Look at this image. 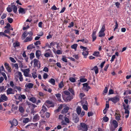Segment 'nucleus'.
I'll list each match as a JSON object with an SVG mask.
<instances>
[{
	"label": "nucleus",
	"mask_w": 131,
	"mask_h": 131,
	"mask_svg": "<svg viewBox=\"0 0 131 131\" xmlns=\"http://www.w3.org/2000/svg\"><path fill=\"white\" fill-rule=\"evenodd\" d=\"M7 16V15L5 13H3V14L2 15L1 17V18L2 19H4Z\"/></svg>",
	"instance_id": "54"
},
{
	"label": "nucleus",
	"mask_w": 131,
	"mask_h": 131,
	"mask_svg": "<svg viewBox=\"0 0 131 131\" xmlns=\"http://www.w3.org/2000/svg\"><path fill=\"white\" fill-rule=\"evenodd\" d=\"M7 20L8 22L10 23H12L13 21V19L11 18L8 17L7 18Z\"/></svg>",
	"instance_id": "47"
},
{
	"label": "nucleus",
	"mask_w": 131,
	"mask_h": 131,
	"mask_svg": "<svg viewBox=\"0 0 131 131\" xmlns=\"http://www.w3.org/2000/svg\"><path fill=\"white\" fill-rule=\"evenodd\" d=\"M1 71H3L4 72H5V70L4 69V67L3 66H1L0 68V73H1Z\"/></svg>",
	"instance_id": "51"
},
{
	"label": "nucleus",
	"mask_w": 131,
	"mask_h": 131,
	"mask_svg": "<svg viewBox=\"0 0 131 131\" xmlns=\"http://www.w3.org/2000/svg\"><path fill=\"white\" fill-rule=\"evenodd\" d=\"M20 45L19 43L18 42H16L13 44V46L14 48L18 47Z\"/></svg>",
	"instance_id": "27"
},
{
	"label": "nucleus",
	"mask_w": 131,
	"mask_h": 131,
	"mask_svg": "<svg viewBox=\"0 0 131 131\" xmlns=\"http://www.w3.org/2000/svg\"><path fill=\"white\" fill-rule=\"evenodd\" d=\"M80 48L81 49H83V50L85 51V50H86L87 48L86 47H84L83 46H80Z\"/></svg>",
	"instance_id": "63"
},
{
	"label": "nucleus",
	"mask_w": 131,
	"mask_h": 131,
	"mask_svg": "<svg viewBox=\"0 0 131 131\" xmlns=\"http://www.w3.org/2000/svg\"><path fill=\"white\" fill-rule=\"evenodd\" d=\"M55 96L57 98L58 100L59 101H61V99H60V97L61 96V94L59 93H57L56 94H55Z\"/></svg>",
	"instance_id": "20"
},
{
	"label": "nucleus",
	"mask_w": 131,
	"mask_h": 131,
	"mask_svg": "<svg viewBox=\"0 0 131 131\" xmlns=\"http://www.w3.org/2000/svg\"><path fill=\"white\" fill-rule=\"evenodd\" d=\"M48 76V75L47 73H44L43 76V78L44 79H46L47 78Z\"/></svg>",
	"instance_id": "55"
},
{
	"label": "nucleus",
	"mask_w": 131,
	"mask_h": 131,
	"mask_svg": "<svg viewBox=\"0 0 131 131\" xmlns=\"http://www.w3.org/2000/svg\"><path fill=\"white\" fill-rule=\"evenodd\" d=\"M88 54V52L87 51H84L82 53V54L84 56V58H86V56Z\"/></svg>",
	"instance_id": "25"
},
{
	"label": "nucleus",
	"mask_w": 131,
	"mask_h": 131,
	"mask_svg": "<svg viewBox=\"0 0 131 131\" xmlns=\"http://www.w3.org/2000/svg\"><path fill=\"white\" fill-rule=\"evenodd\" d=\"M29 35V36L26 38V39L24 41V42H27L31 41L32 39V37L33 34L31 31H29L28 32Z\"/></svg>",
	"instance_id": "2"
},
{
	"label": "nucleus",
	"mask_w": 131,
	"mask_h": 131,
	"mask_svg": "<svg viewBox=\"0 0 131 131\" xmlns=\"http://www.w3.org/2000/svg\"><path fill=\"white\" fill-rule=\"evenodd\" d=\"M35 57L34 54L31 53L30 54V58L31 60H32Z\"/></svg>",
	"instance_id": "46"
},
{
	"label": "nucleus",
	"mask_w": 131,
	"mask_h": 131,
	"mask_svg": "<svg viewBox=\"0 0 131 131\" xmlns=\"http://www.w3.org/2000/svg\"><path fill=\"white\" fill-rule=\"evenodd\" d=\"M9 59L13 63H15L16 62V60L15 59L12 57H10L9 58Z\"/></svg>",
	"instance_id": "50"
},
{
	"label": "nucleus",
	"mask_w": 131,
	"mask_h": 131,
	"mask_svg": "<svg viewBox=\"0 0 131 131\" xmlns=\"http://www.w3.org/2000/svg\"><path fill=\"white\" fill-rule=\"evenodd\" d=\"M49 82L53 85L55 84V80L53 78H51L50 80H49Z\"/></svg>",
	"instance_id": "21"
},
{
	"label": "nucleus",
	"mask_w": 131,
	"mask_h": 131,
	"mask_svg": "<svg viewBox=\"0 0 131 131\" xmlns=\"http://www.w3.org/2000/svg\"><path fill=\"white\" fill-rule=\"evenodd\" d=\"M113 124L114 125V127L115 128H116L118 126V123L116 120H113L112 122Z\"/></svg>",
	"instance_id": "24"
},
{
	"label": "nucleus",
	"mask_w": 131,
	"mask_h": 131,
	"mask_svg": "<svg viewBox=\"0 0 131 131\" xmlns=\"http://www.w3.org/2000/svg\"><path fill=\"white\" fill-rule=\"evenodd\" d=\"M76 111L77 114L79 115H80L81 112V107L78 106L77 108Z\"/></svg>",
	"instance_id": "22"
},
{
	"label": "nucleus",
	"mask_w": 131,
	"mask_h": 131,
	"mask_svg": "<svg viewBox=\"0 0 131 131\" xmlns=\"http://www.w3.org/2000/svg\"><path fill=\"white\" fill-rule=\"evenodd\" d=\"M34 43L36 46H37L38 45H40L41 44L40 42L39 41H36Z\"/></svg>",
	"instance_id": "62"
},
{
	"label": "nucleus",
	"mask_w": 131,
	"mask_h": 131,
	"mask_svg": "<svg viewBox=\"0 0 131 131\" xmlns=\"http://www.w3.org/2000/svg\"><path fill=\"white\" fill-rule=\"evenodd\" d=\"M32 76L34 79L37 77V74L36 72H33L32 73Z\"/></svg>",
	"instance_id": "39"
},
{
	"label": "nucleus",
	"mask_w": 131,
	"mask_h": 131,
	"mask_svg": "<svg viewBox=\"0 0 131 131\" xmlns=\"http://www.w3.org/2000/svg\"><path fill=\"white\" fill-rule=\"evenodd\" d=\"M10 25L9 23H8L6 25L5 27L4 28H5L7 29L10 27Z\"/></svg>",
	"instance_id": "64"
},
{
	"label": "nucleus",
	"mask_w": 131,
	"mask_h": 131,
	"mask_svg": "<svg viewBox=\"0 0 131 131\" xmlns=\"http://www.w3.org/2000/svg\"><path fill=\"white\" fill-rule=\"evenodd\" d=\"M7 99V97L5 94H1V97H0V102H2L3 101H6Z\"/></svg>",
	"instance_id": "8"
},
{
	"label": "nucleus",
	"mask_w": 131,
	"mask_h": 131,
	"mask_svg": "<svg viewBox=\"0 0 131 131\" xmlns=\"http://www.w3.org/2000/svg\"><path fill=\"white\" fill-rule=\"evenodd\" d=\"M14 93V92L13 91V89L11 88H8L7 90V95Z\"/></svg>",
	"instance_id": "11"
},
{
	"label": "nucleus",
	"mask_w": 131,
	"mask_h": 131,
	"mask_svg": "<svg viewBox=\"0 0 131 131\" xmlns=\"http://www.w3.org/2000/svg\"><path fill=\"white\" fill-rule=\"evenodd\" d=\"M82 105L83 109L86 111L87 110L88 108L87 106V105L86 104H82Z\"/></svg>",
	"instance_id": "44"
},
{
	"label": "nucleus",
	"mask_w": 131,
	"mask_h": 131,
	"mask_svg": "<svg viewBox=\"0 0 131 131\" xmlns=\"http://www.w3.org/2000/svg\"><path fill=\"white\" fill-rule=\"evenodd\" d=\"M62 104L60 105L58 107V108L54 111V112L57 113L59 112L62 109Z\"/></svg>",
	"instance_id": "18"
},
{
	"label": "nucleus",
	"mask_w": 131,
	"mask_h": 131,
	"mask_svg": "<svg viewBox=\"0 0 131 131\" xmlns=\"http://www.w3.org/2000/svg\"><path fill=\"white\" fill-rule=\"evenodd\" d=\"M79 81L80 82H84L86 81H87V79L85 78H82L80 79Z\"/></svg>",
	"instance_id": "45"
},
{
	"label": "nucleus",
	"mask_w": 131,
	"mask_h": 131,
	"mask_svg": "<svg viewBox=\"0 0 131 131\" xmlns=\"http://www.w3.org/2000/svg\"><path fill=\"white\" fill-rule=\"evenodd\" d=\"M65 121L67 123H69V119L66 117H64Z\"/></svg>",
	"instance_id": "52"
},
{
	"label": "nucleus",
	"mask_w": 131,
	"mask_h": 131,
	"mask_svg": "<svg viewBox=\"0 0 131 131\" xmlns=\"http://www.w3.org/2000/svg\"><path fill=\"white\" fill-rule=\"evenodd\" d=\"M12 7H13V11L15 13H16L17 10V7L15 5L12 6Z\"/></svg>",
	"instance_id": "28"
},
{
	"label": "nucleus",
	"mask_w": 131,
	"mask_h": 131,
	"mask_svg": "<svg viewBox=\"0 0 131 131\" xmlns=\"http://www.w3.org/2000/svg\"><path fill=\"white\" fill-rule=\"evenodd\" d=\"M74 26V23L73 22H71V23L68 26V27L69 28H71Z\"/></svg>",
	"instance_id": "57"
},
{
	"label": "nucleus",
	"mask_w": 131,
	"mask_h": 131,
	"mask_svg": "<svg viewBox=\"0 0 131 131\" xmlns=\"http://www.w3.org/2000/svg\"><path fill=\"white\" fill-rule=\"evenodd\" d=\"M29 119L28 118H25L23 120V122L24 123H26L29 121Z\"/></svg>",
	"instance_id": "42"
},
{
	"label": "nucleus",
	"mask_w": 131,
	"mask_h": 131,
	"mask_svg": "<svg viewBox=\"0 0 131 131\" xmlns=\"http://www.w3.org/2000/svg\"><path fill=\"white\" fill-rule=\"evenodd\" d=\"M77 45L76 44H74L71 46V47L72 48L74 49L75 50H76L77 48Z\"/></svg>",
	"instance_id": "32"
},
{
	"label": "nucleus",
	"mask_w": 131,
	"mask_h": 131,
	"mask_svg": "<svg viewBox=\"0 0 131 131\" xmlns=\"http://www.w3.org/2000/svg\"><path fill=\"white\" fill-rule=\"evenodd\" d=\"M99 36L100 37H102V36H105V34L104 33L101 32V31H100L99 32Z\"/></svg>",
	"instance_id": "40"
},
{
	"label": "nucleus",
	"mask_w": 131,
	"mask_h": 131,
	"mask_svg": "<svg viewBox=\"0 0 131 131\" xmlns=\"http://www.w3.org/2000/svg\"><path fill=\"white\" fill-rule=\"evenodd\" d=\"M108 100L109 101H112L114 103H116L119 101V99L117 96H116L110 98Z\"/></svg>",
	"instance_id": "4"
},
{
	"label": "nucleus",
	"mask_w": 131,
	"mask_h": 131,
	"mask_svg": "<svg viewBox=\"0 0 131 131\" xmlns=\"http://www.w3.org/2000/svg\"><path fill=\"white\" fill-rule=\"evenodd\" d=\"M63 99L66 101L69 102L73 99V97L70 95L63 97Z\"/></svg>",
	"instance_id": "7"
},
{
	"label": "nucleus",
	"mask_w": 131,
	"mask_h": 131,
	"mask_svg": "<svg viewBox=\"0 0 131 131\" xmlns=\"http://www.w3.org/2000/svg\"><path fill=\"white\" fill-rule=\"evenodd\" d=\"M69 80L72 82H74L75 81V80L74 78L73 77H70L69 79Z\"/></svg>",
	"instance_id": "43"
},
{
	"label": "nucleus",
	"mask_w": 131,
	"mask_h": 131,
	"mask_svg": "<svg viewBox=\"0 0 131 131\" xmlns=\"http://www.w3.org/2000/svg\"><path fill=\"white\" fill-rule=\"evenodd\" d=\"M94 69L95 73L96 74H97V73H98L99 72V70L97 67L96 66H95L94 67Z\"/></svg>",
	"instance_id": "29"
},
{
	"label": "nucleus",
	"mask_w": 131,
	"mask_h": 131,
	"mask_svg": "<svg viewBox=\"0 0 131 131\" xmlns=\"http://www.w3.org/2000/svg\"><path fill=\"white\" fill-rule=\"evenodd\" d=\"M7 10L8 12L10 13L12 11V8L10 7L9 6L7 8Z\"/></svg>",
	"instance_id": "41"
},
{
	"label": "nucleus",
	"mask_w": 131,
	"mask_h": 131,
	"mask_svg": "<svg viewBox=\"0 0 131 131\" xmlns=\"http://www.w3.org/2000/svg\"><path fill=\"white\" fill-rule=\"evenodd\" d=\"M103 119V120L105 122H107L109 120V118L107 117L106 116L104 117Z\"/></svg>",
	"instance_id": "38"
},
{
	"label": "nucleus",
	"mask_w": 131,
	"mask_h": 131,
	"mask_svg": "<svg viewBox=\"0 0 131 131\" xmlns=\"http://www.w3.org/2000/svg\"><path fill=\"white\" fill-rule=\"evenodd\" d=\"M62 60L63 61L66 62H68L67 59H66V57L63 56H62Z\"/></svg>",
	"instance_id": "53"
},
{
	"label": "nucleus",
	"mask_w": 131,
	"mask_h": 131,
	"mask_svg": "<svg viewBox=\"0 0 131 131\" xmlns=\"http://www.w3.org/2000/svg\"><path fill=\"white\" fill-rule=\"evenodd\" d=\"M9 122L11 125V126L10 127L11 128L13 127L14 126H16L18 124V122L17 120L15 119H14L12 121H9Z\"/></svg>",
	"instance_id": "3"
},
{
	"label": "nucleus",
	"mask_w": 131,
	"mask_h": 131,
	"mask_svg": "<svg viewBox=\"0 0 131 131\" xmlns=\"http://www.w3.org/2000/svg\"><path fill=\"white\" fill-rule=\"evenodd\" d=\"M72 119L75 123H77L79 121V118L76 114L73 115Z\"/></svg>",
	"instance_id": "6"
},
{
	"label": "nucleus",
	"mask_w": 131,
	"mask_h": 131,
	"mask_svg": "<svg viewBox=\"0 0 131 131\" xmlns=\"http://www.w3.org/2000/svg\"><path fill=\"white\" fill-rule=\"evenodd\" d=\"M68 90L73 95H75L74 90L72 88H69Z\"/></svg>",
	"instance_id": "30"
},
{
	"label": "nucleus",
	"mask_w": 131,
	"mask_h": 131,
	"mask_svg": "<svg viewBox=\"0 0 131 131\" xmlns=\"http://www.w3.org/2000/svg\"><path fill=\"white\" fill-rule=\"evenodd\" d=\"M124 109L125 110V114H129V111L128 110V109H126L125 108H124Z\"/></svg>",
	"instance_id": "58"
},
{
	"label": "nucleus",
	"mask_w": 131,
	"mask_h": 131,
	"mask_svg": "<svg viewBox=\"0 0 131 131\" xmlns=\"http://www.w3.org/2000/svg\"><path fill=\"white\" fill-rule=\"evenodd\" d=\"M69 110V108L68 107H65L62 110L61 113L62 114H65L67 113Z\"/></svg>",
	"instance_id": "15"
},
{
	"label": "nucleus",
	"mask_w": 131,
	"mask_h": 131,
	"mask_svg": "<svg viewBox=\"0 0 131 131\" xmlns=\"http://www.w3.org/2000/svg\"><path fill=\"white\" fill-rule=\"evenodd\" d=\"M37 123H36L35 124L31 123L26 126L25 127L26 128H27L29 126H30L31 125H32L33 126H34V127L37 126Z\"/></svg>",
	"instance_id": "19"
},
{
	"label": "nucleus",
	"mask_w": 131,
	"mask_h": 131,
	"mask_svg": "<svg viewBox=\"0 0 131 131\" xmlns=\"http://www.w3.org/2000/svg\"><path fill=\"white\" fill-rule=\"evenodd\" d=\"M80 129L83 131H87L88 128L87 125L84 123H80Z\"/></svg>",
	"instance_id": "1"
},
{
	"label": "nucleus",
	"mask_w": 131,
	"mask_h": 131,
	"mask_svg": "<svg viewBox=\"0 0 131 131\" xmlns=\"http://www.w3.org/2000/svg\"><path fill=\"white\" fill-rule=\"evenodd\" d=\"M82 84L83 86V90L84 91L87 92L89 89H91V87L90 86L88 85L87 83H84Z\"/></svg>",
	"instance_id": "5"
},
{
	"label": "nucleus",
	"mask_w": 131,
	"mask_h": 131,
	"mask_svg": "<svg viewBox=\"0 0 131 131\" xmlns=\"http://www.w3.org/2000/svg\"><path fill=\"white\" fill-rule=\"evenodd\" d=\"M59 87L60 89H62L64 86L62 81H61L59 84Z\"/></svg>",
	"instance_id": "33"
},
{
	"label": "nucleus",
	"mask_w": 131,
	"mask_h": 131,
	"mask_svg": "<svg viewBox=\"0 0 131 131\" xmlns=\"http://www.w3.org/2000/svg\"><path fill=\"white\" fill-rule=\"evenodd\" d=\"M24 71H23V72L24 73L25 72H27V73H28L29 71L30 70L29 69H27L24 70H23Z\"/></svg>",
	"instance_id": "60"
},
{
	"label": "nucleus",
	"mask_w": 131,
	"mask_h": 131,
	"mask_svg": "<svg viewBox=\"0 0 131 131\" xmlns=\"http://www.w3.org/2000/svg\"><path fill=\"white\" fill-rule=\"evenodd\" d=\"M44 56L46 57H48L50 56V55L49 52H47L44 54Z\"/></svg>",
	"instance_id": "56"
},
{
	"label": "nucleus",
	"mask_w": 131,
	"mask_h": 131,
	"mask_svg": "<svg viewBox=\"0 0 131 131\" xmlns=\"http://www.w3.org/2000/svg\"><path fill=\"white\" fill-rule=\"evenodd\" d=\"M35 48V47L32 44L29 45L27 47V49L28 50L30 49Z\"/></svg>",
	"instance_id": "23"
},
{
	"label": "nucleus",
	"mask_w": 131,
	"mask_h": 131,
	"mask_svg": "<svg viewBox=\"0 0 131 131\" xmlns=\"http://www.w3.org/2000/svg\"><path fill=\"white\" fill-rule=\"evenodd\" d=\"M70 95V93L69 91L68 90H66L64 91L63 92V93L62 94V97L66 96L67 95Z\"/></svg>",
	"instance_id": "12"
},
{
	"label": "nucleus",
	"mask_w": 131,
	"mask_h": 131,
	"mask_svg": "<svg viewBox=\"0 0 131 131\" xmlns=\"http://www.w3.org/2000/svg\"><path fill=\"white\" fill-rule=\"evenodd\" d=\"M62 51H61L60 50H58L56 52V54H62Z\"/></svg>",
	"instance_id": "49"
},
{
	"label": "nucleus",
	"mask_w": 131,
	"mask_h": 131,
	"mask_svg": "<svg viewBox=\"0 0 131 131\" xmlns=\"http://www.w3.org/2000/svg\"><path fill=\"white\" fill-rule=\"evenodd\" d=\"M15 98L16 99H17V100L18 99V100H19V101H22V98H21V97L20 96H18L17 98H16L15 96Z\"/></svg>",
	"instance_id": "61"
},
{
	"label": "nucleus",
	"mask_w": 131,
	"mask_h": 131,
	"mask_svg": "<svg viewBox=\"0 0 131 131\" xmlns=\"http://www.w3.org/2000/svg\"><path fill=\"white\" fill-rule=\"evenodd\" d=\"M42 107V109L41 110V111L43 112V113H44L46 111H47V109L45 106L43 105Z\"/></svg>",
	"instance_id": "36"
},
{
	"label": "nucleus",
	"mask_w": 131,
	"mask_h": 131,
	"mask_svg": "<svg viewBox=\"0 0 131 131\" xmlns=\"http://www.w3.org/2000/svg\"><path fill=\"white\" fill-rule=\"evenodd\" d=\"M33 84L32 83H29L27 85V87L29 88H31L33 87Z\"/></svg>",
	"instance_id": "34"
},
{
	"label": "nucleus",
	"mask_w": 131,
	"mask_h": 131,
	"mask_svg": "<svg viewBox=\"0 0 131 131\" xmlns=\"http://www.w3.org/2000/svg\"><path fill=\"white\" fill-rule=\"evenodd\" d=\"M19 110L21 113H23L24 111V110L23 107L21 106H19Z\"/></svg>",
	"instance_id": "31"
},
{
	"label": "nucleus",
	"mask_w": 131,
	"mask_h": 131,
	"mask_svg": "<svg viewBox=\"0 0 131 131\" xmlns=\"http://www.w3.org/2000/svg\"><path fill=\"white\" fill-rule=\"evenodd\" d=\"M80 41H82L83 42H84L85 43H87L88 42V40L86 38H84L80 40Z\"/></svg>",
	"instance_id": "37"
},
{
	"label": "nucleus",
	"mask_w": 131,
	"mask_h": 131,
	"mask_svg": "<svg viewBox=\"0 0 131 131\" xmlns=\"http://www.w3.org/2000/svg\"><path fill=\"white\" fill-rule=\"evenodd\" d=\"M29 100L31 101L34 103H36V99L34 97H31L30 98Z\"/></svg>",
	"instance_id": "26"
},
{
	"label": "nucleus",
	"mask_w": 131,
	"mask_h": 131,
	"mask_svg": "<svg viewBox=\"0 0 131 131\" xmlns=\"http://www.w3.org/2000/svg\"><path fill=\"white\" fill-rule=\"evenodd\" d=\"M34 65L35 67H38V64H39V65L38 67V68H40V62L39 61L36 59H34Z\"/></svg>",
	"instance_id": "9"
},
{
	"label": "nucleus",
	"mask_w": 131,
	"mask_h": 131,
	"mask_svg": "<svg viewBox=\"0 0 131 131\" xmlns=\"http://www.w3.org/2000/svg\"><path fill=\"white\" fill-rule=\"evenodd\" d=\"M19 14H24L25 13V9L20 7L18 9Z\"/></svg>",
	"instance_id": "14"
},
{
	"label": "nucleus",
	"mask_w": 131,
	"mask_h": 131,
	"mask_svg": "<svg viewBox=\"0 0 131 131\" xmlns=\"http://www.w3.org/2000/svg\"><path fill=\"white\" fill-rule=\"evenodd\" d=\"M63 116L61 115H60L59 116V119L60 120H61L62 121L61 122V124L62 125H66V123L63 120Z\"/></svg>",
	"instance_id": "10"
},
{
	"label": "nucleus",
	"mask_w": 131,
	"mask_h": 131,
	"mask_svg": "<svg viewBox=\"0 0 131 131\" xmlns=\"http://www.w3.org/2000/svg\"><path fill=\"white\" fill-rule=\"evenodd\" d=\"M41 55L40 51L39 50H37L36 52V57L38 59H39Z\"/></svg>",
	"instance_id": "16"
},
{
	"label": "nucleus",
	"mask_w": 131,
	"mask_h": 131,
	"mask_svg": "<svg viewBox=\"0 0 131 131\" xmlns=\"http://www.w3.org/2000/svg\"><path fill=\"white\" fill-rule=\"evenodd\" d=\"M100 52H99L95 51L93 54V55L96 57H98L99 56Z\"/></svg>",
	"instance_id": "35"
},
{
	"label": "nucleus",
	"mask_w": 131,
	"mask_h": 131,
	"mask_svg": "<svg viewBox=\"0 0 131 131\" xmlns=\"http://www.w3.org/2000/svg\"><path fill=\"white\" fill-rule=\"evenodd\" d=\"M29 34L27 33L26 31H25L24 32L22 35V39H24Z\"/></svg>",
	"instance_id": "17"
},
{
	"label": "nucleus",
	"mask_w": 131,
	"mask_h": 131,
	"mask_svg": "<svg viewBox=\"0 0 131 131\" xmlns=\"http://www.w3.org/2000/svg\"><path fill=\"white\" fill-rule=\"evenodd\" d=\"M39 119V116L38 114H36L34 116L33 119V121L34 122H36Z\"/></svg>",
	"instance_id": "13"
},
{
	"label": "nucleus",
	"mask_w": 131,
	"mask_h": 131,
	"mask_svg": "<svg viewBox=\"0 0 131 131\" xmlns=\"http://www.w3.org/2000/svg\"><path fill=\"white\" fill-rule=\"evenodd\" d=\"M43 71H44L46 72H48L49 71L48 68L47 67H45L43 68Z\"/></svg>",
	"instance_id": "59"
},
{
	"label": "nucleus",
	"mask_w": 131,
	"mask_h": 131,
	"mask_svg": "<svg viewBox=\"0 0 131 131\" xmlns=\"http://www.w3.org/2000/svg\"><path fill=\"white\" fill-rule=\"evenodd\" d=\"M105 26L104 25H103L100 31L104 32L105 31Z\"/></svg>",
	"instance_id": "48"
}]
</instances>
